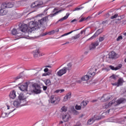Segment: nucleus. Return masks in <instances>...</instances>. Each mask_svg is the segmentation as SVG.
<instances>
[{"mask_svg":"<svg viewBox=\"0 0 126 126\" xmlns=\"http://www.w3.org/2000/svg\"><path fill=\"white\" fill-rule=\"evenodd\" d=\"M47 35H48V32H46L45 33H42L41 36H46Z\"/></svg>","mask_w":126,"mask_h":126,"instance_id":"603ef678","label":"nucleus"},{"mask_svg":"<svg viewBox=\"0 0 126 126\" xmlns=\"http://www.w3.org/2000/svg\"><path fill=\"white\" fill-rule=\"evenodd\" d=\"M91 122H94V120H93V118L89 119L88 121V123L90 125H91Z\"/></svg>","mask_w":126,"mask_h":126,"instance_id":"09e8293b","label":"nucleus"},{"mask_svg":"<svg viewBox=\"0 0 126 126\" xmlns=\"http://www.w3.org/2000/svg\"><path fill=\"white\" fill-rule=\"evenodd\" d=\"M99 46V42L96 41L95 42H93L89 46V49L90 51H93V50H95L96 47Z\"/></svg>","mask_w":126,"mask_h":126,"instance_id":"ddd939ff","label":"nucleus"},{"mask_svg":"<svg viewBox=\"0 0 126 126\" xmlns=\"http://www.w3.org/2000/svg\"><path fill=\"white\" fill-rule=\"evenodd\" d=\"M75 109L76 110H81V106L80 105H76Z\"/></svg>","mask_w":126,"mask_h":126,"instance_id":"37998d69","label":"nucleus"},{"mask_svg":"<svg viewBox=\"0 0 126 126\" xmlns=\"http://www.w3.org/2000/svg\"><path fill=\"white\" fill-rule=\"evenodd\" d=\"M102 119V116H98L97 115H94L93 117V120L94 121H100Z\"/></svg>","mask_w":126,"mask_h":126,"instance_id":"a878e982","label":"nucleus"},{"mask_svg":"<svg viewBox=\"0 0 126 126\" xmlns=\"http://www.w3.org/2000/svg\"><path fill=\"white\" fill-rule=\"evenodd\" d=\"M70 14L69 13H67L66 14V15L64 16L63 18L60 19L57 22L58 23V22L63 21V20H66L67 18H68V16H69Z\"/></svg>","mask_w":126,"mask_h":126,"instance_id":"b1692460","label":"nucleus"},{"mask_svg":"<svg viewBox=\"0 0 126 126\" xmlns=\"http://www.w3.org/2000/svg\"><path fill=\"white\" fill-rule=\"evenodd\" d=\"M75 21H77V20L74 19L71 21V23H73V22H75Z\"/></svg>","mask_w":126,"mask_h":126,"instance_id":"13d9d810","label":"nucleus"},{"mask_svg":"<svg viewBox=\"0 0 126 126\" xmlns=\"http://www.w3.org/2000/svg\"><path fill=\"white\" fill-rule=\"evenodd\" d=\"M9 96L10 99H15V97H16V92H15V91H12L10 93Z\"/></svg>","mask_w":126,"mask_h":126,"instance_id":"aec40b11","label":"nucleus"},{"mask_svg":"<svg viewBox=\"0 0 126 126\" xmlns=\"http://www.w3.org/2000/svg\"><path fill=\"white\" fill-rule=\"evenodd\" d=\"M43 90H44V91H46V90H47V89L48 88V87L47 86H43L42 87Z\"/></svg>","mask_w":126,"mask_h":126,"instance_id":"3c124183","label":"nucleus"},{"mask_svg":"<svg viewBox=\"0 0 126 126\" xmlns=\"http://www.w3.org/2000/svg\"><path fill=\"white\" fill-rule=\"evenodd\" d=\"M61 110L62 112H66L67 111V108L64 106L62 107Z\"/></svg>","mask_w":126,"mask_h":126,"instance_id":"a19ab883","label":"nucleus"},{"mask_svg":"<svg viewBox=\"0 0 126 126\" xmlns=\"http://www.w3.org/2000/svg\"><path fill=\"white\" fill-rule=\"evenodd\" d=\"M11 32H12V35H17V34H18V33H17V31L15 29H13L12 30Z\"/></svg>","mask_w":126,"mask_h":126,"instance_id":"e433bc0d","label":"nucleus"},{"mask_svg":"<svg viewBox=\"0 0 126 126\" xmlns=\"http://www.w3.org/2000/svg\"><path fill=\"white\" fill-rule=\"evenodd\" d=\"M92 0H89L88 1L85 2V3H83V4H85L86 3H88L90 1H91Z\"/></svg>","mask_w":126,"mask_h":126,"instance_id":"e2e57ef3","label":"nucleus"},{"mask_svg":"<svg viewBox=\"0 0 126 126\" xmlns=\"http://www.w3.org/2000/svg\"><path fill=\"white\" fill-rule=\"evenodd\" d=\"M44 67H49V68H51L52 67V66L51 65H46L44 66Z\"/></svg>","mask_w":126,"mask_h":126,"instance_id":"69168bd1","label":"nucleus"},{"mask_svg":"<svg viewBox=\"0 0 126 126\" xmlns=\"http://www.w3.org/2000/svg\"><path fill=\"white\" fill-rule=\"evenodd\" d=\"M55 31V32H59V30L58 29H57Z\"/></svg>","mask_w":126,"mask_h":126,"instance_id":"338daca9","label":"nucleus"},{"mask_svg":"<svg viewBox=\"0 0 126 126\" xmlns=\"http://www.w3.org/2000/svg\"><path fill=\"white\" fill-rule=\"evenodd\" d=\"M78 30H79V29L72 31L69 32L65 33L63 34L62 35H61V37H64V36H67V35H69V34H71V33H72L73 32H75V31H78Z\"/></svg>","mask_w":126,"mask_h":126,"instance_id":"c756f323","label":"nucleus"},{"mask_svg":"<svg viewBox=\"0 0 126 126\" xmlns=\"http://www.w3.org/2000/svg\"><path fill=\"white\" fill-rule=\"evenodd\" d=\"M89 18V17H88L87 18H81L80 20L79 21V22H82L83 21H85V20H87Z\"/></svg>","mask_w":126,"mask_h":126,"instance_id":"4c0bfd02","label":"nucleus"},{"mask_svg":"<svg viewBox=\"0 0 126 126\" xmlns=\"http://www.w3.org/2000/svg\"><path fill=\"white\" fill-rule=\"evenodd\" d=\"M55 93H60V90H57L55 91Z\"/></svg>","mask_w":126,"mask_h":126,"instance_id":"680f3d73","label":"nucleus"},{"mask_svg":"<svg viewBox=\"0 0 126 126\" xmlns=\"http://www.w3.org/2000/svg\"><path fill=\"white\" fill-rule=\"evenodd\" d=\"M21 77H22V76H18L17 77H16V78H15V80H18V79H20V78H21Z\"/></svg>","mask_w":126,"mask_h":126,"instance_id":"8fccbe9b","label":"nucleus"},{"mask_svg":"<svg viewBox=\"0 0 126 126\" xmlns=\"http://www.w3.org/2000/svg\"><path fill=\"white\" fill-rule=\"evenodd\" d=\"M88 75H89L90 79L92 78V77H93V76L95 75V72H93L88 73Z\"/></svg>","mask_w":126,"mask_h":126,"instance_id":"f704fd0d","label":"nucleus"},{"mask_svg":"<svg viewBox=\"0 0 126 126\" xmlns=\"http://www.w3.org/2000/svg\"><path fill=\"white\" fill-rule=\"evenodd\" d=\"M103 28L102 29H100L99 30H98L97 31H96V32L94 33V34L90 38H89L88 39V41H89V40H93V39H94V38H96V37H97V36H98V35H100V34H101V33H102V32H103Z\"/></svg>","mask_w":126,"mask_h":126,"instance_id":"9d476101","label":"nucleus"},{"mask_svg":"<svg viewBox=\"0 0 126 126\" xmlns=\"http://www.w3.org/2000/svg\"><path fill=\"white\" fill-rule=\"evenodd\" d=\"M14 5L13 2H4L1 4V8L5 9V8H11Z\"/></svg>","mask_w":126,"mask_h":126,"instance_id":"0eeeda50","label":"nucleus"},{"mask_svg":"<svg viewBox=\"0 0 126 126\" xmlns=\"http://www.w3.org/2000/svg\"><path fill=\"white\" fill-rule=\"evenodd\" d=\"M32 91L35 94H40L41 93V87L37 84H33L32 85Z\"/></svg>","mask_w":126,"mask_h":126,"instance_id":"423d86ee","label":"nucleus"},{"mask_svg":"<svg viewBox=\"0 0 126 126\" xmlns=\"http://www.w3.org/2000/svg\"><path fill=\"white\" fill-rule=\"evenodd\" d=\"M110 120H111V122L112 123H116V124H121L122 125H124V124H125V122H126V119L124 118H121L120 119H114V118H111Z\"/></svg>","mask_w":126,"mask_h":126,"instance_id":"1a4fd4ad","label":"nucleus"},{"mask_svg":"<svg viewBox=\"0 0 126 126\" xmlns=\"http://www.w3.org/2000/svg\"><path fill=\"white\" fill-rule=\"evenodd\" d=\"M118 17V14H115L114 15L111 16V19H115Z\"/></svg>","mask_w":126,"mask_h":126,"instance_id":"c03bdc74","label":"nucleus"},{"mask_svg":"<svg viewBox=\"0 0 126 126\" xmlns=\"http://www.w3.org/2000/svg\"><path fill=\"white\" fill-rule=\"evenodd\" d=\"M126 99L125 98H119L116 101L115 99H113L109 103H106L103 104L102 105V108L103 109H108L109 107H111V106H114L116 107L118 106V105H120V104H124V103H126Z\"/></svg>","mask_w":126,"mask_h":126,"instance_id":"f03ea898","label":"nucleus"},{"mask_svg":"<svg viewBox=\"0 0 126 126\" xmlns=\"http://www.w3.org/2000/svg\"><path fill=\"white\" fill-rule=\"evenodd\" d=\"M109 55L110 57V58H111V60H114V59L118 58V55L114 51H112L111 53L109 54Z\"/></svg>","mask_w":126,"mask_h":126,"instance_id":"4be33fe9","label":"nucleus"},{"mask_svg":"<svg viewBox=\"0 0 126 126\" xmlns=\"http://www.w3.org/2000/svg\"><path fill=\"white\" fill-rule=\"evenodd\" d=\"M102 12H103V11H100L98 12L95 15V16H98V15H100V14H101Z\"/></svg>","mask_w":126,"mask_h":126,"instance_id":"864d4df0","label":"nucleus"},{"mask_svg":"<svg viewBox=\"0 0 126 126\" xmlns=\"http://www.w3.org/2000/svg\"><path fill=\"white\" fill-rule=\"evenodd\" d=\"M67 71L66 69V67H63L62 69L59 70L57 73L58 76L61 77L63 76V74H65V73Z\"/></svg>","mask_w":126,"mask_h":126,"instance_id":"9b49d317","label":"nucleus"},{"mask_svg":"<svg viewBox=\"0 0 126 126\" xmlns=\"http://www.w3.org/2000/svg\"><path fill=\"white\" fill-rule=\"evenodd\" d=\"M99 42H103L104 40H105V38L103 37H99L98 38Z\"/></svg>","mask_w":126,"mask_h":126,"instance_id":"a18cd8bd","label":"nucleus"},{"mask_svg":"<svg viewBox=\"0 0 126 126\" xmlns=\"http://www.w3.org/2000/svg\"><path fill=\"white\" fill-rule=\"evenodd\" d=\"M60 93H63V92H64V89L60 90Z\"/></svg>","mask_w":126,"mask_h":126,"instance_id":"052dcab7","label":"nucleus"},{"mask_svg":"<svg viewBox=\"0 0 126 126\" xmlns=\"http://www.w3.org/2000/svg\"><path fill=\"white\" fill-rule=\"evenodd\" d=\"M46 75H51V73H50V72H48L46 73Z\"/></svg>","mask_w":126,"mask_h":126,"instance_id":"0e129e2a","label":"nucleus"},{"mask_svg":"<svg viewBox=\"0 0 126 126\" xmlns=\"http://www.w3.org/2000/svg\"><path fill=\"white\" fill-rule=\"evenodd\" d=\"M33 55L34 59H37V58H40V57L44 56V54L41 53L39 49H36V50L34 51Z\"/></svg>","mask_w":126,"mask_h":126,"instance_id":"f8f14e48","label":"nucleus"},{"mask_svg":"<svg viewBox=\"0 0 126 126\" xmlns=\"http://www.w3.org/2000/svg\"><path fill=\"white\" fill-rule=\"evenodd\" d=\"M18 100H20L21 102H22L24 104L27 105L26 97L24 96L23 94H20L18 96Z\"/></svg>","mask_w":126,"mask_h":126,"instance_id":"2eb2a0df","label":"nucleus"},{"mask_svg":"<svg viewBox=\"0 0 126 126\" xmlns=\"http://www.w3.org/2000/svg\"><path fill=\"white\" fill-rule=\"evenodd\" d=\"M84 32V31H81V32H80V33L81 34H83Z\"/></svg>","mask_w":126,"mask_h":126,"instance_id":"774afa93","label":"nucleus"},{"mask_svg":"<svg viewBox=\"0 0 126 126\" xmlns=\"http://www.w3.org/2000/svg\"><path fill=\"white\" fill-rule=\"evenodd\" d=\"M118 78V76L115 74H112L110 77V79H113L114 80H117V78Z\"/></svg>","mask_w":126,"mask_h":126,"instance_id":"72a5a7b5","label":"nucleus"},{"mask_svg":"<svg viewBox=\"0 0 126 126\" xmlns=\"http://www.w3.org/2000/svg\"><path fill=\"white\" fill-rule=\"evenodd\" d=\"M123 65L122 64H119L117 67H114V66L110 65L109 66V68L112 69V70H119V69H121Z\"/></svg>","mask_w":126,"mask_h":126,"instance_id":"a211bd4d","label":"nucleus"},{"mask_svg":"<svg viewBox=\"0 0 126 126\" xmlns=\"http://www.w3.org/2000/svg\"><path fill=\"white\" fill-rule=\"evenodd\" d=\"M75 126H81V124H80L79 123H77Z\"/></svg>","mask_w":126,"mask_h":126,"instance_id":"bf43d9fd","label":"nucleus"},{"mask_svg":"<svg viewBox=\"0 0 126 126\" xmlns=\"http://www.w3.org/2000/svg\"><path fill=\"white\" fill-rule=\"evenodd\" d=\"M87 104H88L87 101H83L81 103V106L84 107H86V106H87Z\"/></svg>","mask_w":126,"mask_h":126,"instance_id":"473e14b6","label":"nucleus"},{"mask_svg":"<svg viewBox=\"0 0 126 126\" xmlns=\"http://www.w3.org/2000/svg\"><path fill=\"white\" fill-rule=\"evenodd\" d=\"M15 111V109H14L13 110L10 111L9 113L6 112H2L1 115V118H6V117H8V115L9 114H11V113H12V112H14Z\"/></svg>","mask_w":126,"mask_h":126,"instance_id":"5701e85b","label":"nucleus"},{"mask_svg":"<svg viewBox=\"0 0 126 126\" xmlns=\"http://www.w3.org/2000/svg\"><path fill=\"white\" fill-rule=\"evenodd\" d=\"M62 118L64 122H68V121H69V119H70V118L71 117H70V115H69V114L67 113L63 115Z\"/></svg>","mask_w":126,"mask_h":126,"instance_id":"6ab92c4d","label":"nucleus"},{"mask_svg":"<svg viewBox=\"0 0 126 126\" xmlns=\"http://www.w3.org/2000/svg\"><path fill=\"white\" fill-rule=\"evenodd\" d=\"M48 35H53V34H55L56 33V31L55 30H53L51 32H48Z\"/></svg>","mask_w":126,"mask_h":126,"instance_id":"79ce46f5","label":"nucleus"},{"mask_svg":"<svg viewBox=\"0 0 126 126\" xmlns=\"http://www.w3.org/2000/svg\"><path fill=\"white\" fill-rule=\"evenodd\" d=\"M7 13V11L3 10V8L0 7V16L5 15Z\"/></svg>","mask_w":126,"mask_h":126,"instance_id":"393cba45","label":"nucleus"},{"mask_svg":"<svg viewBox=\"0 0 126 126\" xmlns=\"http://www.w3.org/2000/svg\"><path fill=\"white\" fill-rule=\"evenodd\" d=\"M60 12H61V10H59V11H56L54 14H52V15H51V17H53L54 16H55V15H57V14H58V13H60Z\"/></svg>","mask_w":126,"mask_h":126,"instance_id":"ea45409f","label":"nucleus"},{"mask_svg":"<svg viewBox=\"0 0 126 126\" xmlns=\"http://www.w3.org/2000/svg\"><path fill=\"white\" fill-rule=\"evenodd\" d=\"M60 98L59 97L56 96V95H51L50 99L49 102L51 104H54V105H57V104H59L60 103Z\"/></svg>","mask_w":126,"mask_h":126,"instance_id":"39448f33","label":"nucleus"},{"mask_svg":"<svg viewBox=\"0 0 126 126\" xmlns=\"http://www.w3.org/2000/svg\"><path fill=\"white\" fill-rule=\"evenodd\" d=\"M71 63H69L67 64V67H66V69L67 70H70V69H71Z\"/></svg>","mask_w":126,"mask_h":126,"instance_id":"c9c22d12","label":"nucleus"},{"mask_svg":"<svg viewBox=\"0 0 126 126\" xmlns=\"http://www.w3.org/2000/svg\"><path fill=\"white\" fill-rule=\"evenodd\" d=\"M29 28L27 24H22L19 28V30L23 32V33H25L26 34H28V33H30L29 32Z\"/></svg>","mask_w":126,"mask_h":126,"instance_id":"20e7f679","label":"nucleus"},{"mask_svg":"<svg viewBox=\"0 0 126 126\" xmlns=\"http://www.w3.org/2000/svg\"><path fill=\"white\" fill-rule=\"evenodd\" d=\"M44 83L46 86H50L52 85V83L51 82V80L49 79H47L44 81Z\"/></svg>","mask_w":126,"mask_h":126,"instance_id":"cd10ccee","label":"nucleus"},{"mask_svg":"<svg viewBox=\"0 0 126 126\" xmlns=\"http://www.w3.org/2000/svg\"><path fill=\"white\" fill-rule=\"evenodd\" d=\"M121 40H123V36L122 35L118 36L117 38V41H120Z\"/></svg>","mask_w":126,"mask_h":126,"instance_id":"49530a36","label":"nucleus"},{"mask_svg":"<svg viewBox=\"0 0 126 126\" xmlns=\"http://www.w3.org/2000/svg\"><path fill=\"white\" fill-rule=\"evenodd\" d=\"M72 113L73 115H78L79 113L78 111H76L75 109H73L72 111Z\"/></svg>","mask_w":126,"mask_h":126,"instance_id":"58836bf2","label":"nucleus"},{"mask_svg":"<svg viewBox=\"0 0 126 126\" xmlns=\"http://www.w3.org/2000/svg\"><path fill=\"white\" fill-rule=\"evenodd\" d=\"M44 72H48V71H49V69L48 68H45L44 69Z\"/></svg>","mask_w":126,"mask_h":126,"instance_id":"5fc2aeb1","label":"nucleus"},{"mask_svg":"<svg viewBox=\"0 0 126 126\" xmlns=\"http://www.w3.org/2000/svg\"><path fill=\"white\" fill-rule=\"evenodd\" d=\"M103 59H105L106 62H108V63H110V62H111V60H112L109 54H108L106 56H104L103 57Z\"/></svg>","mask_w":126,"mask_h":126,"instance_id":"bb28decb","label":"nucleus"},{"mask_svg":"<svg viewBox=\"0 0 126 126\" xmlns=\"http://www.w3.org/2000/svg\"><path fill=\"white\" fill-rule=\"evenodd\" d=\"M123 83H124V80L122 79V78H120L118 79V82L112 84V85L113 86H117V87H119V86H122Z\"/></svg>","mask_w":126,"mask_h":126,"instance_id":"f3484780","label":"nucleus"},{"mask_svg":"<svg viewBox=\"0 0 126 126\" xmlns=\"http://www.w3.org/2000/svg\"><path fill=\"white\" fill-rule=\"evenodd\" d=\"M111 99V97H110V94H104L100 98L101 102H107V101H109Z\"/></svg>","mask_w":126,"mask_h":126,"instance_id":"dca6fc26","label":"nucleus"},{"mask_svg":"<svg viewBox=\"0 0 126 126\" xmlns=\"http://www.w3.org/2000/svg\"><path fill=\"white\" fill-rule=\"evenodd\" d=\"M48 20V17H45L42 18L41 19L38 20V22H34L33 21H31L29 24V32L30 33H32V31L36 30L39 29L40 27L43 26L46 22H47V20Z\"/></svg>","mask_w":126,"mask_h":126,"instance_id":"f257e3e1","label":"nucleus"},{"mask_svg":"<svg viewBox=\"0 0 126 126\" xmlns=\"http://www.w3.org/2000/svg\"><path fill=\"white\" fill-rule=\"evenodd\" d=\"M106 23H108V21L105 20L102 22V24H106Z\"/></svg>","mask_w":126,"mask_h":126,"instance_id":"6e6d98bb","label":"nucleus"},{"mask_svg":"<svg viewBox=\"0 0 126 126\" xmlns=\"http://www.w3.org/2000/svg\"><path fill=\"white\" fill-rule=\"evenodd\" d=\"M81 79L83 80V81H87V80H89V79H90V78L88 74L82 77Z\"/></svg>","mask_w":126,"mask_h":126,"instance_id":"c85d7f7f","label":"nucleus"},{"mask_svg":"<svg viewBox=\"0 0 126 126\" xmlns=\"http://www.w3.org/2000/svg\"><path fill=\"white\" fill-rule=\"evenodd\" d=\"M116 81H117V80H114V79H110V82L112 85H113V84L116 83Z\"/></svg>","mask_w":126,"mask_h":126,"instance_id":"de8ad7c7","label":"nucleus"},{"mask_svg":"<svg viewBox=\"0 0 126 126\" xmlns=\"http://www.w3.org/2000/svg\"><path fill=\"white\" fill-rule=\"evenodd\" d=\"M83 4L79 6L78 7H76L74 10H73V11H77L83 9V8L84 7V6H81V5H83Z\"/></svg>","mask_w":126,"mask_h":126,"instance_id":"7c9ffc66","label":"nucleus"},{"mask_svg":"<svg viewBox=\"0 0 126 126\" xmlns=\"http://www.w3.org/2000/svg\"><path fill=\"white\" fill-rule=\"evenodd\" d=\"M125 15H122L121 16H120L121 19H124V18L125 17Z\"/></svg>","mask_w":126,"mask_h":126,"instance_id":"4d7b16f0","label":"nucleus"},{"mask_svg":"<svg viewBox=\"0 0 126 126\" xmlns=\"http://www.w3.org/2000/svg\"><path fill=\"white\" fill-rule=\"evenodd\" d=\"M13 105L15 108H19V107L26 106L25 104H24L22 101H20V100L19 99H16L14 100Z\"/></svg>","mask_w":126,"mask_h":126,"instance_id":"6e6552de","label":"nucleus"},{"mask_svg":"<svg viewBox=\"0 0 126 126\" xmlns=\"http://www.w3.org/2000/svg\"><path fill=\"white\" fill-rule=\"evenodd\" d=\"M19 88L21 91H27L28 89V82H26L23 85L19 87Z\"/></svg>","mask_w":126,"mask_h":126,"instance_id":"4468645a","label":"nucleus"},{"mask_svg":"<svg viewBox=\"0 0 126 126\" xmlns=\"http://www.w3.org/2000/svg\"><path fill=\"white\" fill-rule=\"evenodd\" d=\"M80 37V33L76 34L75 36L71 37L72 40H76Z\"/></svg>","mask_w":126,"mask_h":126,"instance_id":"2f4dec72","label":"nucleus"},{"mask_svg":"<svg viewBox=\"0 0 126 126\" xmlns=\"http://www.w3.org/2000/svg\"><path fill=\"white\" fill-rule=\"evenodd\" d=\"M31 7L32 9H34V11H36L38 8L43 7V2H38V1H35L31 4Z\"/></svg>","mask_w":126,"mask_h":126,"instance_id":"7ed1b4c3","label":"nucleus"},{"mask_svg":"<svg viewBox=\"0 0 126 126\" xmlns=\"http://www.w3.org/2000/svg\"><path fill=\"white\" fill-rule=\"evenodd\" d=\"M70 98H71V93H68L64 96L63 102H66V101H67L68 99H70Z\"/></svg>","mask_w":126,"mask_h":126,"instance_id":"412c9836","label":"nucleus"}]
</instances>
